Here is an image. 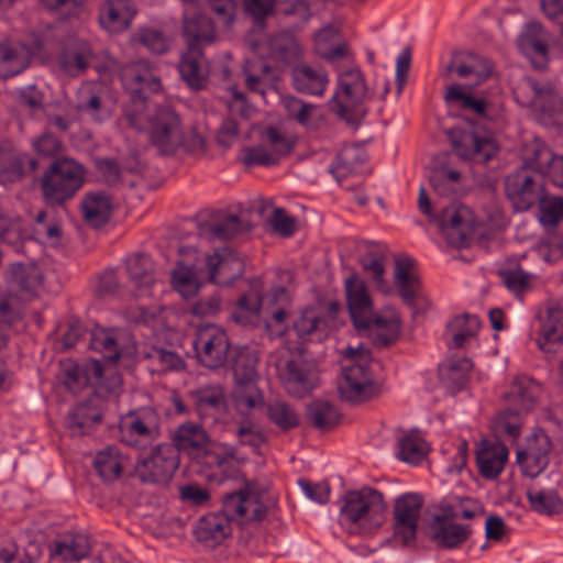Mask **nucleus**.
Instances as JSON below:
<instances>
[{
    "label": "nucleus",
    "mask_w": 563,
    "mask_h": 563,
    "mask_svg": "<svg viewBox=\"0 0 563 563\" xmlns=\"http://www.w3.org/2000/svg\"><path fill=\"white\" fill-rule=\"evenodd\" d=\"M266 515L267 507L262 503L260 494L246 485L243 489L224 495L221 511L201 517L194 532L199 542L213 548L231 534L232 520L240 523L258 522Z\"/></svg>",
    "instance_id": "nucleus-1"
},
{
    "label": "nucleus",
    "mask_w": 563,
    "mask_h": 563,
    "mask_svg": "<svg viewBox=\"0 0 563 563\" xmlns=\"http://www.w3.org/2000/svg\"><path fill=\"white\" fill-rule=\"evenodd\" d=\"M384 495L374 488L350 490L343 496L340 520L352 533H371L385 521Z\"/></svg>",
    "instance_id": "nucleus-2"
},
{
    "label": "nucleus",
    "mask_w": 563,
    "mask_h": 563,
    "mask_svg": "<svg viewBox=\"0 0 563 563\" xmlns=\"http://www.w3.org/2000/svg\"><path fill=\"white\" fill-rule=\"evenodd\" d=\"M121 80L130 95L123 120L134 130L143 129L146 99L161 90V79L145 62L133 63L121 71Z\"/></svg>",
    "instance_id": "nucleus-3"
},
{
    "label": "nucleus",
    "mask_w": 563,
    "mask_h": 563,
    "mask_svg": "<svg viewBox=\"0 0 563 563\" xmlns=\"http://www.w3.org/2000/svg\"><path fill=\"white\" fill-rule=\"evenodd\" d=\"M343 356V376L338 387L341 398L352 402L372 398L375 394V386L369 367V351L363 345L347 346Z\"/></svg>",
    "instance_id": "nucleus-4"
},
{
    "label": "nucleus",
    "mask_w": 563,
    "mask_h": 563,
    "mask_svg": "<svg viewBox=\"0 0 563 563\" xmlns=\"http://www.w3.org/2000/svg\"><path fill=\"white\" fill-rule=\"evenodd\" d=\"M85 168L70 158L53 161L41 179L44 198L52 205H62L71 199L84 186Z\"/></svg>",
    "instance_id": "nucleus-5"
},
{
    "label": "nucleus",
    "mask_w": 563,
    "mask_h": 563,
    "mask_svg": "<svg viewBox=\"0 0 563 563\" xmlns=\"http://www.w3.org/2000/svg\"><path fill=\"white\" fill-rule=\"evenodd\" d=\"M338 89L329 101L330 108L347 122H355L366 114L364 102L369 99L364 75L358 68H347L338 77Z\"/></svg>",
    "instance_id": "nucleus-6"
},
{
    "label": "nucleus",
    "mask_w": 563,
    "mask_h": 563,
    "mask_svg": "<svg viewBox=\"0 0 563 563\" xmlns=\"http://www.w3.org/2000/svg\"><path fill=\"white\" fill-rule=\"evenodd\" d=\"M184 123L180 114L168 104L157 107L147 118L144 117L143 129L150 144L159 155H174L181 146Z\"/></svg>",
    "instance_id": "nucleus-7"
},
{
    "label": "nucleus",
    "mask_w": 563,
    "mask_h": 563,
    "mask_svg": "<svg viewBox=\"0 0 563 563\" xmlns=\"http://www.w3.org/2000/svg\"><path fill=\"white\" fill-rule=\"evenodd\" d=\"M118 439L128 446L139 450L153 445L161 435L158 413L148 407L130 410L119 420Z\"/></svg>",
    "instance_id": "nucleus-8"
},
{
    "label": "nucleus",
    "mask_w": 563,
    "mask_h": 563,
    "mask_svg": "<svg viewBox=\"0 0 563 563\" xmlns=\"http://www.w3.org/2000/svg\"><path fill=\"white\" fill-rule=\"evenodd\" d=\"M192 346L201 366L217 371L227 365L231 342L223 328L213 323L201 324L196 331Z\"/></svg>",
    "instance_id": "nucleus-9"
},
{
    "label": "nucleus",
    "mask_w": 563,
    "mask_h": 563,
    "mask_svg": "<svg viewBox=\"0 0 563 563\" xmlns=\"http://www.w3.org/2000/svg\"><path fill=\"white\" fill-rule=\"evenodd\" d=\"M276 367L284 388L295 398L305 397L317 386L314 368L301 356L280 357Z\"/></svg>",
    "instance_id": "nucleus-10"
},
{
    "label": "nucleus",
    "mask_w": 563,
    "mask_h": 563,
    "mask_svg": "<svg viewBox=\"0 0 563 563\" xmlns=\"http://www.w3.org/2000/svg\"><path fill=\"white\" fill-rule=\"evenodd\" d=\"M178 467L173 449L168 444H156L151 454L135 465V474L143 483L166 484Z\"/></svg>",
    "instance_id": "nucleus-11"
},
{
    "label": "nucleus",
    "mask_w": 563,
    "mask_h": 563,
    "mask_svg": "<svg viewBox=\"0 0 563 563\" xmlns=\"http://www.w3.org/2000/svg\"><path fill=\"white\" fill-rule=\"evenodd\" d=\"M423 499L409 493L397 498L394 508V538L404 545L411 544L417 537L418 519Z\"/></svg>",
    "instance_id": "nucleus-12"
},
{
    "label": "nucleus",
    "mask_w": 563,
    "mask_h": 563,
    "mask_svg": "<svg viewBox=\"0 0 563 563\" xmlns=\"http://www.w3.org/2000/svg\"><path fill=\"white\" fill-rule=\"evenodd\" d=\"M471 80V86L481 85L492 74L488 60L471 52H453L450 63L444 67L442 76Z\"/></svg>",
    "instance_id": "nucleus-13"
},
{
    "label": "nucleus",
    "mask_w": 563,
    "mask_h": 563,
    "mask_svg": "<svg viewBox=\"0 0 563 563\" xmlns=\"http://www.w3.org/2000/svg\"><path fill=\"white\" fill-rule=\"evenodd\" d=\"M347 309L356 329L366 328L375 314L373 301L367 286L357 275L350 276L345 282Z\"/></svg>",
    "instance_id": "nucleus-14"
},
{
    "label": "nucleus",
    "mask_w": 563,
    "mask_h": 563,
    "mask_svg": "<svg viewBox=\"0 0 563 563\" xmlns=\"http://www.w3.org/2000/svg\"><path fill=\"white\" fill-rule=\"evenodd\" d=\"M540 330L537 339L538 347L547 355L563 351V310L550 307L544 317H539ZM560 379L563 385V362L560 366Z\"/></svg>",
    "instance_id": "nucleus-15"
},
{
    "label": "nucleus",
    "mask_w": 563,
    "mask_h": 563,
    "mask_svg": "<svg viewBox=\"0 0 563 563\" xmlns=\"http://www.w3.org/2000/svg\"><path fill=\"white\" fill-rule=\"evenodd\" d=\"M506 195L516 211L523 212L534 206L543 196L542 186L525 172L506 178Z\"/></svg>",
    "instance_id": "nucleus-16"
},
{
    "label": "nucleus",
    "mask_w": 563,
    "mask_h": 563,
    "mask_svg": "<svg viewBox=\"0 0 563 563\" xmlns=\"http://www.w3.org/2000/svg\"><path fill=\"white\" fill-rule=\"evenodd\" d=\"M432 220L437 221L440 230L448 235L450 241L462 246L466 243L471 233V212L465 206L449 205Z\"/></svg>",
    "instance_id": "nucleus-17"
},
{
    "label": "nucleus",
    "mask_w": 563,
    "mask_h": 563,
    "mask_svg": "<svg viewBox=\"0 0 563 563\" xmlns=\"http://www.w3.org/2000/svg\"><path fill=\"white\" fill-rule=\"evenodd\" d=\"M209 280L219 285H230L244 273V261L228 247L217 250L207 257Z\"/></svg>",
    "instance_id": "nucleus-18"
},
{
    "label": "nucleus",
    "mask_w": 563,
    "mask_h": 563,
    "mask_svg": "<svg viewBox=\"0 0 563 563\" xmlns=\"http://www.w3.org/2000/svg\"><path fill=\"white\" fill-rule=\"evenodd\" d=\"M452 144L460 157L476 163L488 162L497 152L496 143L492 137L472 130L459 132L452 139Z\"/></svg>",
    "instance_id": "nucleus-19"
},
{
    "label": "nucleus",
    "mask_w": 563,
    "mask_h": 563,
    "mask_svg": "<svg viewBox=\"0 0 563 563\" xmlns=\"http://www.w3.org/2000/svg\"><path fill=\"white\" fill-rule=\"evenodd\" d=\"M93 58L91 45L87 41L76 38L64 45L56 57V64L63 74L78 77L87 70Z\"/></svg>",
    "instance_id": "nucleus-20"
},
{
    "label": "nucleus",
    "mask_w": 563,
    "mask_h": 563,
    "mask_svg": "<svg viewBox=\"0 0 563 563\" xmlns=\"http://www.w3.org/2000/svg\"><path fill=\"white\" fill-rule=\"evenodd\" d=\"M198 234L206 240H230L246 232L249 225L236 214L218 213L198 223Z\"/></svg>",
    "instance_id": "nucleus-21"
},
{
    "label": "nucleus",
    "mask_w": 563,
    "mask_h": 563,
    "mask_svg": "<svg viewBox=\"0 0 563 563\" xmlns=\"http://www.w3.org/2000/svg\"><path fill=\"white\" fill-rule=\"evenodd\" d=\"M413 268L415 260L410 256H399L395 260V286L404 303L411 308L422 297L420 279Z\"/></svg>",
    "instance_id": "nucleus-22"
},
{
    "label": "nucleus",
    "mask_w": 563,
    "mask_h": 563,
    "mask_svg": "<svg viewBox=\"0 0 563 563\" xmlns=\"http://www.w3.org/2000/svg\"><path fill=\"white\" fill-rule=\"evenodd\" d=\"M505 444L482 440L476 451V464L479 474L486 479H496L503 472L508 459Z\"/></svg>",
    "instance_id": "nucleus-23"
},
{
    "label": "nucleus",
    "mask_w": 563,
    "mask_h": 563,
    "mask_svg": "<svg viewBox=\"0 0 563 563\" xmlns=\"http://www.w3.org/2000/svg\"><path fill=\"white\" fill-rule=\"evenodd\" d=\"M135 14L131 0H106L100 5L99 22L109 32L120 33L131 25Z\"/></svg>",
    "instance_id": "nucleus-24"
},
{
    "label": "nucleus",
    "mask_w": 563,
    "mask_h": 563,
    "mask_svg": "<svg viewBox=\"0 0 563 563\" xmlns=\"http://www.w3.org/2000/svg\"><path fill=\"white\" fill-rule=\"evenodd\" d=\"M294 88L305 95L322 96L329 84L328 74L321 66L299 64L291 70Z\"/></svg>",
    "instance_id": "nucleus-25"
},
{
    "label": "nucleus",
    "mask_w": 563,
    "mask_h": 563,
    "mask_svg": "<svg viewBox=\"0 0 563 563\" xmlns=\"http://www.w3.org/2000/svg\"><path fill=\"white\" fill-rule=\"evenodd\" d=\"M431 539L438 547L452 549L463 543L471 534L468 526L453 522L444 512L435 516L430 525Z\"/></svg>",
    "instance_id": "nucleus-26"
},
{
    "label": "nucleus",
    "mask_w": 563,
    "mask_h": 563,
    "mask_svg": "<svg viewBox=\"0 0 563 563\" xmlns=\"http://www.w3.org/2000/svg\"><path fill=\"white\" fill-rule=\"evenodd\" d=\"M178 69L183 80L192 89H202L208 80V63L200 48H187L179 60Z\"/></svg>",
    "instance_id": "nucleus-27"
},
{
    "label": "nucleus",
    "mask_w": 563,
    "mask_h": 563,
    "mask_svg": "<svg viewBox=\"0 0 563 563\" xmlns=\"http://www.w3.org/2000/svg\"><path fill=\"white\" fill-rule=\"evenodd\" d=\"M101 420V408L93 400H89L77 405L66 417L65 423L71 435L81 437L89 434Z\"/></svg>",
    "instance_id": "nucleus-28"
},
{
    "label": "nucleus",
    "mask_w": 563,
    "mask_h": 563,
    "mask_svg": "<svg viewBox=\"0 0 563 563\" xmlns=\"http://www.w3.org/2000/svg\"><path fill=\"white\" fill-rule=\"evenodd\" d=\"M111 211L112 199L103 191L88 192L81 201L82 218L93 228L104 225L111 217Z\"/></svg>",
    "instance_id": "nucleus-29"
},
{
    "label": "nucleus",
    "mask_w": 563,
    "mask_h": 563,
    "mask_svg": "<svg viewBox=\"0 0 563 563\" xmlns=\"http://www.w3.org/2000/svg\"><path fill=\"white\" fill-rule=\"evenodd\" d=\"M540 394V385L528 376H518L514 379L505 395L508 405L529 412L536 405Z\"/></svg>",
    "instance_id": "nucleus-30"
},
{
    "label": "nucleus",
    "mask_w": 563,
    "mask_h": 563,
    "mask_svg": "<svg viewBox=\"0 0 563 563\" xmlns=\"http://www.w3.org/2000/svg\"><path fill=\"white\" fill-rule=\"evenodd\" d=\"M128 464V456L117 446H108L99 451L93 460L96 472L103 482L108 483L117 481Z\"/></svg>",
    "instance_id": "nucleus-31"
},
{
    "label": "nucleus",
    "mask_w": 563,
    "mask_h": 563,
    "mask_svg": "<svg viewBox=\"0 0 563 563\" xmlns=\"http://www.w3.org/2000/svg\"><path fill=\"white\" fill-rule=\"evenodd\" d=\"M173 442L179 451L189 454H200L207 450L209 437L201 426L187 422L176 429L173 435Z\"/></svg>",
    "instance_id": "nucleus-32"
},
{
    "label": "nucleus",
    "mask_w": 563,
    "mask_h": 563,
    "mask_svg": "<svg viewBox=\"0 0 563 563\" xmlns=\"http://www.w3.org/2000/svg\"><path fill=\"white\" fill-rule=\"evenodd\" d=\"M184 37L186 38L187 48H200L211 44L214 40V27L211 20L202 14H195L191 18L185 16Z\"/></svg>",
    "instance_id": "nucleus-33"
},
{
    "label": "nucleus",
    "mask_w": 563,
    "mask_h": 563,
    "mask_svg": "<svg viewBox=\"0 0 563 563\" xmlns=\"http://www.w3.org/2000/svg\"><path fill=\"white\" fill-rule=\"evenodd\" d=\"M366 161L365 151L356 145L344 146L335 156L330 166V172L338 181L352 174L360 173Z\"/></svg>",
    "instance_id": "nucleus-34"
},
{
    "label": "nucleus",
    "mask_w": 563,
    "mask_h": 563,
    "mask_svg": "<svg viewBox=\"0 0 563 563\" xmlns=\"http://www.w3.org/2000/svg\"><path fill=\"white\" fill-rule=\"evenodd\" d=\"M201 418L216 417L227 409V399L221 386H206L191 393Z\"/></svg>",
    "instance_id": "nucleus-35"
},
{
    "label": "nucleus",
    "mask_w": 563,
    "mask_h": 563,
    "mask_svg": "<svg viewBox=\"0 0 563 563\" xmlns=\"http://www.w3.org/2000/svg\"><path fill=\"white\" fill-rule=\"evenodd\" d=\"M5 279L20 291L33 295L42 284V274L34 263H14L7 271Z\"/></svg>",
    "instance_id": "nucleus-36"
},
{
    "label": "nucleus",
    "mask_w": 563,
    "mask_h": 563,
    "mask_svg": "<svg viewBox=\"0 0 563 563\" xmlns=\"http://www.w3.org/2000/svg\"><path fill=\"white\" fill-rule=\"evenodd\" d=\"M361 331V329H358ZM362 330L368 332V336L375 346L386 347L399 336L400 333V318L393 316L390 318H383L376 313L371 318L369 324Z\"/></svg>",
    "instance_id": "nucleus-37"
},
{
    "label": "nucleus",
    "mask_w": 563,
    "mask_h": 563,
    "mask_svg": "<svg viewBox=\"0 0 563 563\" xmlns=\"http://www.w3.org/2000/svg\"><path fill=\"white\" fill-rule=\"evenodd\" d=\"M306 419L313 428L329 431L339 424L341 413L332 402L314 399L306 407Z\"/></svg>",
    "instance_id": "nucleus-38"
},
{
    "label": "nucleus",
    "mask_w": 563,
    "mask_h": 563,
    "mask_svg": "<svg viewBox=\"0 0 563 563\" xmlns=\"http://www.w3.org/2000/svg\"><path fill=\"white\" fill-rule=\"evenodd\" d=\"M294 329L302 340L314 338L322 340L328 335L329 321L325 316H321L313 308L302 310L298 319L294 322Z\"/></svg>",
    "instance_id": "nucleus-39"
},
{
    "label": "nucleus",
    "mask_w": 563,
    "mask_h": 563,
    "mask_svg": "<svg viewBox=\"0 0 563 563\" xmlns=\"http://www.w3.org/2000/svg\"><path fill=\"white\" fill-rule=\"evenodd\" d=\"M518 47L528 57H545L547 33L539 22H529L518 38Z\"/></svg>",
    "instance_id": "nucleus-40"
},
{
    "label": "nucleus",
    "mask_w": 563,
    "mask_h": 563,
    "mask_svg": "<svg viewBox=\"0 0 563 563\" xmlns=\"http://www.w3.org/2000/svg\"><path fill=\"white\" fill-rule=\"evenodd\" d=\"M429 450V444L418 433H407L398 439L395 454L404 463L418 465L427 457Z\"/></svg>",
    "instance_id": "nucleus-41"
},
{
    "label": "nucleus",
    "mask_w": 563,
    "mask_h": 563,
    "mask_svg": "<svg viewBox=\"0 0 563 563\" xmlns=\"http://www.w3.org/2000/svg\"><path fill=\"white\" fill-rule=\"evenodd\" d=\"M473 363L468 357L451 356L440 368V377L453 390L461 389L467 382Z\"/></svg>",
    "instance_id": "nucleus-42"
},
{
    "label": "nucleus",
    "mask_w": 563,
    "mask_h": 563,
    "mask_svg": "<svg viewBox=\"0 0 563 563\" xmlns=\"http://www.w3.org/2000/svg\"><path fill=\"white\" fill-rule=\"evenodd\" d=\"M481 321L477 316L465 313L455 317L446 325V332L451 335L448 340L450 349H460L464 345L465 341L474 336L479 330Z\"/></svg>",
    "instance_id": "nucleus-43"
},
{
    "label": "nucleus",
    "mask_w": 563,
    "mask_h": 563,
    "mask_svg": "<svg viewBox=\"0 0 563 563\" xmlns=\"http://www.w3.org/2000/svg\"><path fill=\"white\" fill-rule=\"evenodd\" d=\"M90 552V542L85 534H67L54 544L53 555L64 561L77 562Z\"/></svg>",
    "instance_id": "nucleus-44"
},
{
    "label": "nucleus",
    "mask_w": 563,
    "mask_h": 563,
    "mask_svg": "<svg viewBox=\"0 0 563 563\" xmlns=\"http://www.w3.org/2000/svg\"><path fill=\"white\" fill-rule=\"evenodd\" d=\"M266 416L283 432L294 430L300 423V416L295 407L284 400L269 401L266 405Z\"/></svg>",
    "instance_id": "nucleus-45"
},
{
    "label": "nucleus",
    "mask_w": 563,
    "mask_h": 563,
    "mask_svg": "<svg viewBox=\"0 0 563 563\" xmlns=\"http://www.w3.org/2000/svg\"><path fill=\"white\" fill-rule=\"evenodd\" d=\"M126 271L137 288L147 289L155 283L154 263L146 254H135L128 257Z\"/></svg>",
    "instance_id": "nucleus-46"
},
{
    "label": "nucleus",
    "mask_w": 563,
    "mask_h": 563,
    "mask_svg": "<svg viewBox=\"0 0 563 563\" xmlns=\"http://www.w3.org/2000/svg\"><path fill=\"white\" fill-rule=\"evenodd\" d=\"M530 166L539 172H547L551 181L563 188V156L553 155L547 147H537L533 151V158Z\"/></svg>",
    "instance_id": "nucleus-47"
},
{
    "label": "nucleus",
    "mask_w": 563,
    "mask_h": 563,
    "mask_svg": "<svg viewBox=\"0 0 563 563\" xmlns=\"http://www.w3.org/2000/svg\"><path fill=\"white\" fill-rule=\"evenodd\" d=\"M172 284L174 288L184 297H192L199 288V283L196 277L195 263L184 260L177 263V267L172 273Z\"/></svg>",
    "instance_id": "nucleus-48"
},
{
    "label": "nucleus",
    "mask_w": 563,
    "mask_h": 563,
    "mask_svg": "<svg viewBox=\"0 0 563 563\" xmlns=\"http://www.w3.org/2000/svg\"><path fill=\"white\" fill-rule=\"evenodd\" d=\"M23 158L11 147L0 146V184H12L22 178Z\"/></svg>",
    "instance_id": "nucleus-49"
},
{
    "label": "nucleus",
    "mask_w": 563,
    "mask_h": 563,
    "mask_svg": "<svg viewBox=\"0 0 563 563\" xmlns=\"http://www.w3.org/2000/svg\"><path fill=\"white\" fill-rule=\"evenodd\" d=\"M527 498L530 507L539 514L552 516L563 510V501L555 490L530 489Z\"/></svg>",
    "instance_id": "nucleus-50"
},
{
    "label": "nucleus",
    "mask_w": 563,
    "mask_h": 563,
    "mask_svg": "<svg viewBox=\"0 0 563 563\" xmlns=\"http://www.w3.org/2000/svg\"><path fill=\"white\" fill-rule=\"evenodd\" d=\"M523 85L532 92L530 103L540 108L543 112L554 113L558 106V96L554 89L548 84H539L537 80L528 77Z\"/></svg>",
    "instance_id": "nucleus-51"
},
{
    "label": "nucleus",
    "mask_w": 563,
    "mask_h": 563,
    "mask_svg": "<svg viewBox=\"0 0 563 563\" xmlns=\"http://www.w3.org/2000/svg\"><path fill=\"white\" fill-rule=\"evenodd\" d=\"M261 310L256 292L243 294L236 301L231 319L242 325H252L258 320Z\"/></svg>",
    "instance_id": "nucleus-52"
},
{
    "label": "nucleus",
    "mask_w": 563,
    "mask_h": 563,
    "mask_svg": "<svg viewBox=\"0 0 563 563\" xmlns=\"http://www.w3.org/2000/svg\"><path fill=\"white\" fill-rule=\"evenodd\" d=\"M90 347L103 354L111 362L120 358L121 352L115 332L104 328H95L90 332Z\"/></svg>",
    "instance_id": "nucleus-53"
},
{
    "label": "nucleus",
    "mask_w": 563,
    "mask_h": 563,
    "mask_svg": "<svg viewBox=\"0 0 563 563\" xmlns=\"http://www.w3.org/2000/svg\"><path fill=\"white\" fill-rule=\"evenodd\" d=\"M444 100L448 103H455L465 111H471L479 118H486L487 102L484 99L474 98L462 90L460 85H452L446 88Z\"/></svg>",
    "instance_id": "nucleus-54"
},
{
    "label": "nucleus",
    "mask_w": 563,
    "mask_h": 563,
    "mask_svg": "<svg viewBox=\"0 0 563 563\" xmlns=\"http://www.w3.org/2000/svg\"><path fill=\"white\" fill-rule=\"evenodd\" d=\"M232 369L239 385H249L256 377V360L247 350L239 349L232 360Z\"/></svg>",
    "instance_id": "nucleus-55"
},
{
    "label": "nucleus",
    "mask_w": 563,
    "mask_h": 563,
    "mask_svg": "<svg viewBox=\"0 0 563 563\" xmlns=\"http://www.w3.org/2000/svg\"><path fill=\"white\" fill-rule=\"evenodd\" d=\"M525 413L527 411H521L520 408L507 404V407L500 410L496 418V430L516 439L520 434L522 415Z\"/></svg>",
    "instance_id": "nucleus-56"
},
{
    "label": "nucleus",
    "mask_w": 563,
    "mask_h": 563,
    "mask_svg": "<svg viewBox=\"0 0 563 563\" xmlns=\"http://www.w3.org/2000/svg\"><path fill=\"white\" fill-rule=\"evenodd\" d=\"M277 0H242L243 10L255 27L264 29L266 20L274 15Z\"/></svg>",
    "instance_id": "nucleus-57"
},
{
    "label": "nucleus",
    "mask_w": 563,
    "mask_h": 563,
    "mask_svg": "<svg viewBox=\"0 0 563 563\" xmlns=\"http://www.w3.org/2000/svg\"><path fill=\"white\" fill-rule=\"evenodd\" d=\"M27 58L7 45L0 44V78L13 77L27 67Z\"/></svg>",
    "instance_id": "nucleus-58"
},
{
    "label": "nucleus",
    "mask_w": 563,
    "mask_h": 563,
    "mask_svg": "<svg viewBox=\"0 0 563 563\" xmlns=\"http://www.w3.org/2000/svg\"><path fill=\"white\" fill-rule=\"evenodd\" d=\"M461 174L457 170L445 167H433L429 175L430 184L439 196H449L454 191V185L459 183Z\"/></svg>",
    "instance_id": "nucleus-59"
},
{
    "label": "nucleus",
    "mask_w": 563,
    "mask_h": 563,
    "mask_svg": "<svg viewBox=\"0 0 563 563\" xmlns=\"http://www.w3.org/2000/svg\"><path fill=\"white\" fill-rule=\"evenodd\" d=\"M261 137L278 161L292 151L294 142L275 126L265 129Z\"/></svg>",
    "instance_id": "nucleus-60"
},
{
    "label": "nucleus",
    "mask_w": 563,
    "mask_h": 563,
    "mask_svg": "<svg viewBox=\"0 0 563 563\" xmlns=\"http://www.w3.org/2000/svg\"><path fill=\"white\" fill-rule=\"evenodd\" d=\"M563 218V199L553 197L545 199L543 196L539 200V221L545 228L555 227Z\"/></svg>",
    "instance_id": "nucleus-61"
},
{
    "label": "nucleus",
    "mask_w": 563,
    "mask_h": 563,
    "mask_svg": "<svg viewBox=\"0 0 563 563\" xmlns=\"http://www.w3.org/2000/svg\"><path fill=\"white\" fill-rule=\"evenodd\" d=\"M243 163L246 166H273L278 164V159L261 139V142L257 145L249 146L243 150Z\"/></svg>",
    "instance_id": "nucleus-62"
},
{
    "label": "nucleus",
    "mask_w": 563,
    "mask_h": 563,
    "mask_svg": "<svg viewBox=\"0 0 563 563\" xmlns=\"http://www.w3.org/2000/svg\"><path fill=\"white\" fill-rule=\"evenodd\" d=\"M0 239L12 245L16 252H23L24 239L22 235L21 223L0 213Z\"/></svg>",
    "instance_id": "nucleus-63"
},
{
    "label": "nucleus",
    "mask_w": 563,
    "mask_h": 563,
    "mask_svg": "<svg viewBox=\"0 0 563 563\" xmlns=\"http://www.w3.org/2000/svg\"><path fill=\"white\" fill-rule=\"evenodd\" d=\"M148 357L153 363L157 364L163 372L180 371L185 367L183 357L172 350L153 347L148 353Z\"/></svg>",
    "instance_id": "nucleus-64"
}]
</instances>
